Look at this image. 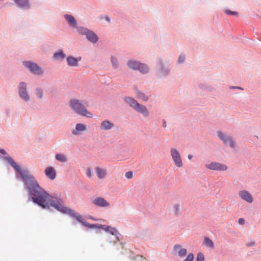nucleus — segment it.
Returning a JSON list of instances; mask_svg holds the SVG:
<instances>
[{"mask_svg": "<svg viewBox=\"0 0 261 261\" xmlns=\"http://www.w3.org/2000/svg\"><path fill=\"white\" fill-rule=\"evenodd\" d=\"M238 222L241 225H244L245 224V221L243 218H241L239 219Z\"/></svg>", "mask_w": 261, "mask_h": 261, "instance_id": "nucleus-41", "label": "nucleus"}, {"mask_svg": "<svg viewBox=\"0 0 261 261\" xmlns=\"http://www.w3.org/2000/svg\"><path fill=\"white\" fill-rule=\"evenodd\" d=\"M124 101L132 108H135L138 104V102L134 98L130 97H125L124 98Z\"/></svg>", "mask_w": 261, "mask_h": 261, "instance_id": "nucleus-22", "label": "nucleus"}, {"mask_svg": "<svg viewBox=\"0 0 261 261\" xmlns=\"http://www.w3.org/2000/svg\"><path fill=\"white\" fill-rule=\"evenodd\" d=\"M44 173L46 176L51 180H53L56 178V172L53 167H49L46 168L45 170Z\"/></svg>", "mask_w": 261, "mask_h": 261, "instance_id": "nucleus-17", "label": "nucleus"}, {"mask_svg": "<svg viewBox=\"0 0 261 261\" xmlns=\"http://www.w3.org/2000/svg\"><path fill=\"white\" fill-rule=\"evenodd\" d=\"M197 261H204V255L201 253H198L197 257Z\"/></svg>", "mask_w": 261, "mask_h": 261, "instance_id": "nucleus-34", "label": "nucleus"}, {"mask_svg": "<svg viewBox=\"0 0 261 261\" xmlns=\"http://www.w3.org/2000/svg\"><path fill=\"white\" fill-rule=\"evenodd\" d=\"M77 28V32L81 35H86L87 33L88 32V30L86 28H84L83 27H76Z\"/></svg>", "mask_w": 261, "mask_h": 261, "instance_id": "nucleus-29", "label": "nucleus"}, {"mask_svg": "<svg viewBox=\"0 0 261 261\" xmlns=\"http://www.w3.org/2000/svg\"><path fill=\"white\" fill-rule=\"evenodd\" d=\"M106 19L107 20V21H108V22H110V19H109V17H106Z\"/></svg>", "mask_w": 261, "mask_h": 261, "instance_id": "nucleus-44", "label": "nucleus"}, {"mask_svg": "<svg viewBox=\"0 0 261 261\" xmlns=\"http://www.w3.org/2000/svg\"><path fill=\"white\" fill-rule=\"evenodd\" d=\"M27 84L24 82H21L19 84V94L20 96L25 101L30 100V97L27 92Z\"/></svg>", "mask_w": 261, "mask_h": 261, "instance_id": "nucleus-12", "label": "nucleus"}, {"mask_svg": "<svg viewBox=\"0 0 261 261\" xmlns=\"http://www.w3.org/2000/svg\"><path fill=\"white\" fill-rule=\"evenodd\" d=\"M205 167L208 169L216 171H226L227 169L226 165L217 162H211L205 165Z\"/></svg>", "mask_w": 261, "mask_h": 261, "instance_id": "nucleus-9", "label": "nucleus"}, {"mask_svg": "<svg viewBox=\"0 0 261 261\" xmlns=\"http://www.w3.org/2000/svg\"><path fill=\"white\" fill-rule=\"evenodd\" d=\"M239 197L246 201L248 203H251L253 201V198L251 194L246 190H241L239 191Z\"/></svg>", "mask_w": 261, "mask_h": 261, "instance_id": "nucleus-13", "label": "nucleus"}, {"mask_svg": "<svg viewBox=\"0 0 261 261\" xmlns=\"http://www.w3.org/2000/svg\"><path fill=\"white\" fill-rule=\"evenodd\" d=\"M192 158H193V155L192 154H189L188 155V158L189 160H191Z\"/></svg>", "mask_w": 261, "mask_h": 261, "instance_id": "nucleus-43", "label": "nucleus"}, {"mask_svg": "<svg viewBox=\"0 0 261 261\" xmlns=\"http://www.w3.org/2000/svg\"><path fill=\"white\" fill-rule=\"evenodd\" d=\"M137 112L141 114L143 116L145 117H149V113L147 108L143 105H140L138 103L137 106L135 108V109Z\"/></svg>", "mask_w": 261, "mask_h": 261, "instance_id": "nucleus-14", "label": "nucleus"}, {"mask_svg": "<svg viewBox=\"0 0 261 261\" xmlns=\"http://www.w3.org/2000/svg\"><path fill=\"white\" fill-rule=\"evenodd\" d=\"M81 60V58H75L73 57H69L67 58V64L70 66H77L78 62Z\"/></svg>", "mask_w": 261, "mask_h": 261, "instance_id": "nucleus-20", "label": "nucleus"}, {"mask_svg": "<svg viewBox=\"0 0 261 261\" xmlns=\"http://www.w3.org/2000/svg\"><path fill=\"white\" fill-rule=\"evenodd\" d=\"M83 225L90 228H97V224H91L88 222H83Z\"/></svg>", "mask_w": 261, "mask_h": 261, "instance_id": "nucleus-32", "label": "nucleus"}, {"mask_svg": "<svg viewBox=\"0 0 261 261\" xmlns=\"http://www.w3.org/2000/svg\"><path fill=\"white\" fill-rule=\"evenodd\" d=\"M55 158L57 161L62 163L66 162L67 161V155L64 154H56L55 155Z\"/></svg>", "mask_w": 261, "mask_h": 261, "instance_id": "nucleus-25", "label": "nucleus"}, {"mask_svg": "<svg viewBox=\"0 0 261 261\" xmlns=\"http://www.w3.org/2000/svg\"><path fill=\"white\" fill-rule=\"evenodd\" d=\"M36 94L39 98H41L43 97V92L40 89H37L36 90Z\"/></svg>", "mask_w": 261, "mask_h": 261, "instance_id": "nucleus-33", "label": "nucleus"}, {"mask_svg": "<svg viewBox=\"0 0 261 261\" xmlns=\"http://www.w3.org/2000/svg\"><path fill=\"white\" fill-rule=\"evenodd\" d=\"M218 137L222 140L226 145L230 146L232 148L235 147V142L234 139L230 136L227 135L221 132L217 133Z\"/></svg>", "mask_w": 261, "mask_h": 261, "instance_id": "nucleus-8", "label": "nucleus"}, {"mask_svg": "<svg viewBox=\"0 0 261 261\" xmlns=\"http://www.w3.org/2000/svg\"><path fill=\"white\" fill-rule=\"evenodd\" d=\"M106 232H109L112 235L108 238L109 243L115 244L119 241L118 236L119 232L115 228L109 226Z\"/></svg>", "mask_w": 261, "mask_h": 261, "instance_id": "nucleus-7", "label": "nucleus"}, {"mask_svg": "<svg viewBox=\"0 0 261 261\" xmlns=\"http://www.w3.org/2000/svg\"><path fill=\"white\" fill-rule=\"evenodd\" d=\"M173 250L174 252L177 253L180 256H185L187 253V250L185 248H182L180 245H175Z\"/></svg>", "mask_w": 261, "mask_h": 261, "instance_id": "nucleus-18", "label": "nucleus"}, {"mask_svg": "<svg viewBox=\"0 0 261 261\" xmlns=\"http://www.w3.org/2000/svg\"><path fill=\"white\" fill-rule=\"evenodd\" d=\"M125 176L127 179H131L133 177V173L132 171H128L125 173Z\"/></svg>", "mask_w": 261, "mask_h": 261, "instance_id": "nucleus-37", "label": "nucleus"}, {"mask_svg": "<svg viewBox=\"0 0 261 261\" xmlns=\"http://www.w3.org/2000/svg\"><path fill=\"white\" fill-rule=\"evenodd\" d=\"M66 55L64 54L62 50H60L58 52H56L54 54V58L55 60H57L64 59Z\"/></svg>", "mask_w": 261, "mask_h": 261, "instance_id": "nucleus-26", "label": "nucleus"}, {"mask_svg": "<svg viewBox=\"0 0 261 261\" xmlns=\"http://www.w3.org/2000/svg\"><path fill=\"white\" fill-rule=\"evenodd\" d=\"M137 97L144 101H146L148 99V97L144 93L140 91L137 92Z\"/></svg>", "mask_w": 261, "mask_h": 261, "instance_id": "nucleus-28", "label": "nucleus"}, {"mask_svg": "<svg viewBox=\"0 0 261 261\" xmlns=\"http://www.w3.org/2000/svg\"><path fill=\"white\" fill-rule=\"evenodd\" d=\"M94 171L96 176L99 179L105 178L107 175V170L101 167H96L94 168Z\"/></svg>", "mask_w": 261, "mask_h": 261, "instance_id": "nucleus-16", "label": "nucleus"}, {"mask_svg": "<svg viewBox=\"0 0 261 261\" xmlns=\"http://www.w3.org/2000/svg\"><path fill=\"white\" fill-rule=\"evenodd\" d=\"M170 153L175 165L178 168L182 167V161L178 151L174 148H171L170 149Z\"/></svg>", "mask_w": 261, "mask_h": 261, "instance_id": "nucleus-5", "label": "nucleus"}, {"mask_svg": "<svg viewBox=\"0 0 261 261\" xmlns=\"http://www.w3.org/2000/svg\"><path fill=\"white\" fill-rule=\"evenodd\" d=\"M86 38L88 40L92 43H95L97 41L98 37L96 34L91 31H88L86 34Z\"/></svg>", "mask_w": 261, "mask_h": 261, "instance_id": "nucleus-21", "label": "nucleus"}, {"mask_svg": "<svg viewBox=\"0 0 261 261\" xmlns=\"http://www.w3.org/2000/svg\"><path fill=\"white\" fill-rule=\"evenodd\" d=\"M23 65L25 67L28 68L31 72L35 74H41L43 73L42 69L36 64L30 62H24Z\"/></svg>", "mask_w": 261, "mask_h": 261, "instance_id": "nucleus-10", "label": "nucleus"}, {"mask_svg": "<svg viewBox=\"0 0 261 261\" xmlns=\"http://www.w3.org/2000/svg\"><path fill=\"white\" fill-rule=\"evenodd\" d=\"M127 66L129 68L134 70H138L143 73H146L148 71V68L146 65L141 64L136 61H128L127 62Z\"/></svg>", "mask_w": 261, "mask_h": 261, "instance_id": "nucleus-4", "label": "nucleus"}, {"mask_svg": "<svg viewBox=\"0 0 261 261\" xmlns=\"http://www.w3.org/2000/svg\"><path fill=\"white\" fill-rule=\"evenodd\" d=\"M65 18L68 23L72 27H76V22L74 17L70 15L66 14L65 15Z\"/></svg>", "mask_w": 261, "mask_h": 261, "instance_id": "nucleus-24", "label": "nucleus"}, {"mask_svg": "<svg viewBox=\"0 0 261 261\" xmlns=\"http://www.w3.org/2000/svg\"><path fill=\"white\" fill-rule=\"evenodd\" d=\"M106 232H109L112 235L108 238L109 243L115 244L119 241L118 236L119 232L115 228L109 226Z\"/></svg>", "mask_w": 261, "mask_h": 261, "instance_id": "nucleus-6", "label": "nucleus"}, {"mask_svg": "<svg viewBox=\"0 0 261 261\" xmlns=\"http://www.w3.org/2000/svg\"><path fill=\"white\" fill-rule=\"evenodd\" d=\"M0 153H1L3 154H6V151L4 149H0Z\"/></svg>", "mask_w": 261, "mask_h": 261, "instance_id": "nucleus-42", "label": "nucleus"}, {"mask_svg": "<svg viewBox=\"0 0 261 261\" xmlns=\"http://www.w3.org/2000/svg\"><path fill=\"white\" fill-rule=\"evenodd\" d=\"M87 129V126L86 124L77 123L75 128L72 130V133L74 135H78L80 132L86 131Z\"/></svg>", "mask_w": 261, "mask_h": 261, "instance_id": "nucleus-15", "label": "nucleus"}, {"mask_svg": "<svg viewBox=\"0 0 261 261\" xmlns=\"http://www.w3.org/2000/svg\"><path fill=\"white\" fill-rule=\"evenodd\" d=\"M173 208L176 213H178L180 210V205L179 204H176L174 205Z\"/></svg>", "mask_w": 261, "mask_h": 261, "instance_id": "nucleus-39", "label": "nucleus"}, {"mask_svg": "<svg viewBox=\"0 0 261 261\" xmlns=\"http://www.w3.org/2000/svg\"><path fill=\"white\" fill-rule=\"evenodd\" d=\"M111 62L113 67L115 68H117L118 66V62L117 59L115 57H112L111 58Z\"/></svg>", "mask_w": 261, "mask_h": 261, "instance_id": "nucleus-30", "label": "nucleus"}, {"mask_svg": "<svg viewBox=\"0 0 261 261\" xmlns=\"http://www.w3.org/2000/svg\"><path fill=\"white\" fill-rule=\"evenodd\" d=\"M185 60V57L184 55H180L178 59L179 63H182Z\"/></svg>", "mask_w": 261, "mask_h": 261, "instance_id": "nucleus-40", "label": "nucleus"}, {"mask_svg": "<svg viewBox=\"0 0 261 261\" xmlns=\"http://www.w3.org/2000/svg\"><path fill=\"white\" fill-rule=\"evenodd\" d=\"M19 7L28 9L30 8V5L28 0H13Z\"/></svg>", "mask_w": 261, "mask_h": 261, "instance_id": "nucleus-23", "label": "nucleus"}, {"mask_svg": "<svg viewBox=\"0 0 261 261\" xmlns=\"http://www.w3.org/2000/svg\"><path fill=\"white\" fill-rule=\"evenodd\" d=\"M109 228V225H102V224H97V228H100L103 230L105 231H107V228Z\"/></svg>", "mask_w": 261, "mask_h": 261, "instance_id": "nucleus-36", "label": "nucleus"}, {"mask_svg": "<svg viewBox=\"0 0 261 261\" xmlns=\"http://www.w3.org/2000/svg\"><path fill=\"white\" fill-rule=\"evenodd\" d=\"M114 127L113 123L108 121L105 120L101 122L100 127L102 129L105 130H110Z\"/></svg>", "mask_w": 261, "mask_h": 261, "instance_id": "nucleus-19", "label": "nucleus"}, {"mask_svg": "<svg viewBox=\"0 0 261 261\" xmlns=\"http://www.w3.org/2000/svg\"><path fill=\"white\" fill-rule=\"evenodd\" d=\"M225 13L227 14H230V15H238V12L236 11H231L230 10H226Z\"/></svg>", "mask_w": 261, "mask_h": 261, "instance_id": "nucleus-38", "label": "nucleus"}, {"mask_svg": "<svg viewBox=\"0 0 261 261\" xmlns=\"http://www.w3.org/2000/svg\"><path fill=\"white\" fill-rule=\"evenodd\" d=\"M69 107L76 113L79 115L87 117L88 118H92L93 114L86 108L82 101L77 99L70 100L69 102Z\"/></svg>", "mask_w": 261, "mask_h": 261, "instance_id": "nucleus-3", "label": "nucleus"}, {"mask_svg": "<svg viewBox=\"0 0 261 261\" xmlns=\"http://www.w3.org/2000/svg\"><path fill=\"white\" fill-rule=\"evenodd\" d=\"M92 203L94 205L101 207H108L110 206V202L104 198L98 196L94 198L92 200Z\"/></svg>", "mask_w": 261, "mask_h": 261, "instance_id": "nucleus-11", "label": "nucleus"}, {"mask_svg": "<svg viewBox=\"0 0 261 261\" xmlns=\"http://www.w3.org/2000/svg\"><path fill=\"white\" fill-rule=\"evenodd\" d=\"M194 255L192 253H189L187 257L183 261H193Z\"/></svg>", "mask_w": 261, "mask_h": 261, "instance_id": "nucleus-35", "label": "nucleus"}, {"mask_svg": "<svg viewBox=\"0 0 261 261\" xmlns=\"http://www.w3.org/2000/svg\"><path fill=\"white\" fill-rule=\"evenodd\" d=\"M48 197L46 198V199L42 200L43 203L39 204V205L42 206L43 208H49L50 206H53L61 213L68 214L72 216L77 221L83 224V222H85V221L82 217L78 213L74 212L72 210L65 206L63 204V201L62 199L58 197H53L48 193Z\"/></svg>", "mask_w": 261, "mask_h": 261, "instance_id": "nucleus-2", "label": "nucleus"}, {"mask_svg": "<svg viewBox=\"0 0 261 261\" xmlns=\"http://www.w3.org/2000/svg\"><path fill=\"white\" fill-rule=\"evenodd\" d=\"M9 164L20 174L23 181L27 185L30 197L33 201L37 204L43 203V199L48 197V193L42 189L34 177L27 171H22L20 167L10 158H7Z\"/></svg>", "mask_w": 261, "mask_h": 261, "instance_id": "nucleus-1", "label": "nucleus"}, {"mask_svg": "<svg viewBox=\"0 0 261 261\" xmlns=\"http://www.w3.org/2000/svg\"><path fill=\"white\" fill-rule=\"evenodd\" d=\"M86 175L89 177L91 178L93 176V173L92 170L90 168H87L86 170Z\"/></svg>", "mask_w": 261, "mask_h": 261, "instance_id": "nucleus-31", "label": "nucleus"}, {"mask_svg": "<svg viewBox=\"0 0 261 261\" xmlns=\"http://www.w3.org/2000/svg\"><path fill=\"white\" fill-rule=\"evenodd\" d=\"M204 244L211 248H213L214 247V244L213 242L208 238H205L204 240Z\"/></svg>", "mask_w": 261, "mask_h": 261, "instance_id": "nucleus-27", "label": "nucleus"}]
</instances>
